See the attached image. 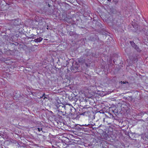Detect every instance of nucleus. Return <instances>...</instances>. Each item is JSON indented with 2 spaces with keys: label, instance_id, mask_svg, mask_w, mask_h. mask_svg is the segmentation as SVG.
Returning a JSON list of instances; mask_svg holds the SVG:
<instances>
[{
  "label": "nucleus",
  "instance_id": "16",
  "mask_svg": "<svg viewBox=\"0 0 148 148\" xmlns=\"http://www.w3.org/2000/svg\"><path fill=\"white\" fill-rule=\"evenodd\" d=\"M144 114L143 113H139V115L142 116H144Z\"/></svg>",
  "mask_w": 148,
  "mask_h": 148
},
{
  "label": "nucleus",
  "instance_id": "4",
  "mask_svg": "<svg viewBox=\"0 0 148 148\" xmlns=\"http://www.w3.org/2000/svg\"><path fill=\"white\" fill-rule=\"evenodd\" d=\"M91 93H84L86 97V98H91L93 99L95 98L98 95V93H92V94H90Z\"/></svg>",
  "mask_w": 148,
  "mask_h": 148
},
{
  "label": "nucleus",
  "instance_id": "23",
  "mask_svg": "<svg viewBox=\"0 0 148 148\" xmlns=\"http://www.w3.org/2000/svg\"><path fill=\"white\" fill-rule=\"evenodd\" d=\"M38 148H44V147H38Z\"/></svg>",
  "mask_w": 148,
  "mask_h": 148
},
{
  "label": "nucleus",
  "instance_id": "10",
  "mask_svg": "<svg viewBox=\"0 0 148 148\" xmlns=\"http://www.w3.org/2000/svg\"><path fill=\"white\" fill-rule=\"evenodd\" d=\"M102 126V124H101L99 126H98L97 125H96V124H95V125L94 127H92V129L93 130H96L97 129H98L99 128L101 127Z\"/></svg>",
  "mask_w": 148,
  "mask_h": 148
},
{
  "label": "nucleus",
  "instance_id": "2",
  "mask_svg": "<svg viewBox=\"0 0 148 148\" xmlns=\"http://www.w3.org/2000/svg\"><path fill=\"white\" fill-rule=\"evenodd\" d=\"M84 93H78L77 94H74V93H70L68 95V98L69 100L75 103L76 102L79 98L82 97V94Z\"/></svg>",
  "mask_w": 148,
  "mask_h": 148
},
{
  "label": "nucleus",
  "instance_id": "20",
  "mask_svg": "<svg viewBox=\"0 0 148 148\" xmlns=\"http://www.w3.org/2000/svg\"><path fill=\"white\" fill-rule=\"evenodd\" d=\"M73 141L72 142L73 143H76V141L75 140H73Z\"/></svg>",
  "mask_w": 148,
  "mask_h": 148
},
{
  "label": "nucleus",
  "instance_id": "8",
  "mask_svg": "<svg viewBox=\"0 0 148 148\" xmlns=\"http://www.w3.org/2000/svg\"><path fill=\"white\" fill-rule=\"evenodd\" d=\"M102 136H101V137H103L102 138L106 140H107L108 138L110 137L109 135L106 132H104L103 134H102Z\"/></svg>",
  "mask_w": 148,
  "mask_h": 148
},
{
  "label": "nucleus",
  "instance_id": "1",
  "mask_svg": "<svg viewBox=\"0 0 148 148\" xmlns=\"http://www.w3.org/2000/svg\"><path fill=\"white\" fill-rule=\"evenodd\" d=\"M53 104L56 107L58 110H66L68 108V106L62 103L58 97L55 98Z\"/></svg>",
  "mask_w": 148,
  "mask_h": 148
},
{
  "label": "nucleus",
  "instance_id": "11",
  "mask_svg": "<svg viewBox=\"0 0 148 148\" xmlns=\"http://www.w3.org/2000/svg\"><path fill=\"white\" fill-rule=\"evenodd\" d=\"M58 112L57 113L58 115V116H60V115H62L63 116L65 115V114L63 113V110H58Z\"/></svg>",
  "mask_w": 148,
  "mask_h": 148
},
{
  "label": "nucleus",
  "instance_id": "9",
  "mask_svg": "<svg viewBox=\"0 0 148 148\" xmlns=\"http://www.w3.org/2000/svg\"><path fill=\"white\" fill-rule=\"evenodd\" d=\"M12 23L15 26L18 25H19L18 21L16 19L12 20Z\"/></svg>",
  "mask_w": 148,
  "mask_h": 148
},
{
  "label": "nucleus",
  "instance_id": "18",
  "mask_svg": "<svg viewBox=\"0 0 148 148\" xmlns=\"http://www.w3.org/2000/svg\"><path fill=\"white\" fill-rule=\"evenodd\" d=\"M33 41H34L35 42H37V39H35L34 40H31L32 42Z\"/></svg>",
  "mask_w": 148,
  "mask_h": 148
},
{
  "label": "nucleus",
  "instance_id": "22",
  "mask_svg": "<svg viewBox=\"0 0 148 148\" xmlns=\"http://www.w3.org/2000/svg\"><path fill=\"white\" fill-rule=\"evenodd\" d=\"M69 105L70 106V108H71V104H69ZM70 109L71 110V108H70Z\"/></svg>",
  "mask_w": 148,
  "mask_h": 148
},
{
  "label": "nucleus",
  "instance_id": "13",
  "mask_svg": "<svg viewBox=\"0 0 148 148\" xmlns=\"http://www.w3.org/2000/svg\"><path fill=\"white\" fill-rule=\"evenodd\" d=\"M44 97V99H45V98H47V99H48L49 97V96H48V95H45V93H44V94L43 95V96H42V97Z\"/></svg>",
  "mask_w": 148,
  "mask_h": 148
},
{
  "label": "nucleus",
  "instance_id": "5",
  "mask_svg": "<svg viewBox=\"0 0 148 148\" xmlns=\"http://www.w3.org/2000/svg\"><path fill=\"white\" fill-rule=\"evenodd\" d=\"M86 110H87V107H86V106H85L82 108H80L79 111H78V112L79 115L84 116Z\"/></svg>",
  "mask_w": 148,
  "mask_h": 148
},
{
  "label": "nucleus",
  "instance_id": "25",
  "mask_svg": "<svg viewBox=\"0 0 148 148\" xmlns=\"http://www.w3.org/2000/svg\"><path fill=\"white\" fill-rule=\"evenodd\" d=\"M125 82H123V84H125Z\"/></svg>",
  "mask_w": 148,
  "mask_h": 148
},
{
  "label": "nucleus",
  "instance_id": "17",
  "mask_svg": "<svg viewBox=\"0 0 148 148\" xmlns=\"http://www.w3.org/2000/svg\"><path fill=\"white\" fill-rule=\"evenodd\" d=\"M101 94V93H99V94ZM101 94H102L101 95H101V96H103L104 95H107V94H103V93H102Z\"/></svg>",
  "mask_w": 148,
  "mask_h": 148
},
{
  "label": "nucleus",
  "instance_id": "15",
  "mask_svg": "<svg viewBox=\"0 0 148 148\" xmlns=\"http://www.w3.org/2000/svg\"><path fill=\"white\" fill-rule=\"evenodd\" d=\"M42 38H41L40 37L38 39V42H40L42 41Z\"/></svg>",
  "mask_w": 148,
  "mask_h": 148
},
{
  "label": "nucleus",
  "instance_id": "24",
  "mask_svg": "<svg viewBox=\"0 0 148 148\" xmlns=\"http://www.w3.org/2000/svg\"><path fill=\"white\" fill-rule=\"evenodd\" d=\"M111 0H108V1H110Z\"/></svg>",
  "mask_w": 148,
  "mask_h": 148
},
{
  "label": "nucleus",
  "instance_id": "12",
  "mask_svg": "<svg viewBox=\"0 0 148 148\" xmlns=\"http://www.w3.org/2000/svg\"><path fill=\"white\" fill-rule=\"evenodd\" d=\"M85 125L89 127H92H92H94V126L95 125V123H93V122H92V124H88L87 125Z\"/></svg>",
  "mask_w": 148,
  "mask_h": 148
},
{
  "label": "nucleus",
  "instance_id": "21",
  "mask_svg": "<svg viewBox=\"0 0 148 148\" xmlns=\"http://www.w3.org/2000/svg\"><path fill=\"white\" fill-rule=\"evenodd\" d=\"M113 1L115 2H117L118 1L117 0H113Z\"/></svg>",
  "mask_w": 148,
  "mask_h": 148
},
{
  "label": "nucleus",
  "instance_id": "19",
  "mask_svg": "<svg viewBox=\"0 0 148 148\" xmlns=\"http://www.w3.org/2000/svg\"><path fill=\"white\" fill-rule=\"evenodd\" d=\"M99 112L100 113H104V112L103 111V110H100L99 111Z\"/></svg>",
  "mask_w": 148,
  "mask_h": 148
},
{
  "label": "nucleus",
  "instance_id": "6",
  "mask_svg": "<svg viewBox=\"0 0 148 148\" xmlns=\"http://www.w3.org/2000/svg\"><path fill=\"white\" fill-rule=\"evenodd\" d=\"M87 110L86 111L85 115L89 116L91 114V112H92V108L91 107H87Z\"/></svg>",
  "mask_w": 148,
  "mask_h": 148
},
{
  "label": "nucleus",
  "instance_id": "14",
  "mask_svg": "<svg viewBox=\"0 0 148 148\" xmlns=\"http://www.w3.org/2000/svg\"><path fill=\"white\" fill-rule=\"evenodd\" d=\"M107 119H103V121L104 122H105L106 121V122L108 124H111V123H108L107 122V121H106L107 120Z\"/></svg>",
  "mask_w": 148,
  "mask_h": 148
},
{
  "label": "nucleus",
  "instance_id": "3",
  "mask_svg": "<svg viewBox=\"0 0 148 148\" xmlns=\"http://www.w3.org/2000/svg\"><path fill=\"white\" fill-rule=\"evenodd\" d=\"M38 122V135H42L44 134L43 128H44V126L43 125L42 126L41 125L42 124H40H40Z\"/></svg>",
  "mask_w": 148,
  "mask_h": 148
},
{
  "label": "nucleus",
  "instance_id": "7",
  "mask_svg": "<svg viewBox=\"0 0 148 148\" xmlns=\"http://www.w3.org/2000/svg\"><path fill=\"white\" fill-rule=\"evenodd\" d=\"M130 43L132 46L136 50H137L138 51H139V50L138 49L139 48L138 47L135 45V43L133 42L130 41Z\"/></svg>",
  "mask_w": 148,
  "mask_h": 148
}]
</instances>
